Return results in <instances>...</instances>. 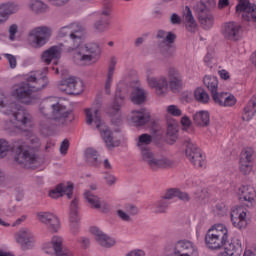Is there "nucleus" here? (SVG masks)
Masks as SVG:
<instances>
[{
    "label": "nucleus",
    "instance_id": "nucleus-1",
    "mask_svg": "<svg viewBox=\"0 0 256 256\" xmlns=\"http://www.w3.org/2000/svg\"><path fill=\"white\" fill-rule=\"evenodd\" d=\"M84 33L85 28L78 22L63 26L58 31V37L69 35L68 43L64 44V49L66 53H73L72 59L76 65L95 63L101 57V46L99 44L89 42L81 46Z\"/></svg>",
    "mask_w": 256,
    "mask_h": 256
},
{
    "label": "nucleus",
    "instance_id": "nucleus-2",
    "mask_svg": "<svg viewBox=\"0 0 256 256\" xmlns=\"http://www.w3.org/2000/svg\"><path fill=\"white\" fill-rule=\"evenodd\" d=\"M30 137L27 142L19 140L15 142L12 146L5 139H0V159L3 157H7L8 151L15 152V161L19 163V165H23L26 169H31V165H35L37 163V152L41 147V141L37 138V136L28 132Z\"/></svg>",
    "mask_w": 256,
    "mask_h": 256
},
{
    "label": "nucleus",
    "instance_id": "nucleus-3",
    "mask_svg": "<svg viewBox=\"0 0 256 256\" xmlns=\"http://www.w3.org/2000/svg\"><path fill=\"white\" fill-rule=\"evenodd\" d=\"M26 81L27 83L14 85L11 95L24 105H33V103H37L41 99L37 91H42V89H45L49 85L47 68L31 72L27 75Z\"/></svg>",
    "mask_w": 256,
    "mask_h": 256
},
{
    "label": "nucleus",
    "instance_id": "nucleus-4",
    "mask_svg": "<svg viewBox=\"0 0 256 256\" xmlns=\"http://www.w3.org/2000/svg\"><path fill=\"white\" fill-rule=\"evenodd\" d=\"M151 143H153V136L149 134H142L138 136L136 146L141 153L142 161H144V163L148 165L151 171H159V169H167V167H171L173 165V162L168 158L155 157V154H153V152L149 148V145H151Z\"/></svg>",
    "mask_w": 256,
    "mask_h": 256
},
{
    "label": "nucleus",
    "instance_id": "nucleus-5",
    "mask_svg": "<svg viewBox=\"0 0 256 256\" xmlns=\"http://www.w3.org/2000/svg\"><path fill=\"white\" fill-rule=\"evenodd\" d=\"M147 83L151 89H155L159 97L167 95L169 88L172 93H179L183 89V78H176L174 80H167V77H155V70L148 68L146 71Z\"/></svg>",
    "mask_w": 256,
    "mask_h": 256
},
{
    "label": "nucleus",
    "instance_id": "nucleus-6",
    "mask_svg": "<svg viewBox=\"0 0 256 256\" xmlns=\"http://www.w3.org/2000/svg\"><path fill=\"white\" fill-rule=\"evenodd\" d=\"M86 113V123L87 125H93L95 129H99L103 141L106 143L108 149H113L117 147L115 141L113 140V132L105 126V122L101 119V112L97 109L87 108Z\"/></svg>",
    "mask_w": 256,
    "mask_h": 256
},
{
    "label": "nucleus",
    "instance_id": "nucleus-7",
    "mask_svg": "<svg viewBox=\"0 0 256 256\" xmlns=\"http://www.w3.org/2000/svg\"><path fill=\"white\" fill-rule=\"evenodd\" d=\"M205 243L208 249L217 251L223 249L229 243V229L223 224L213 225L205 236Z\"/></svg>",
    "mask_w": 256,
    "mask_h": 256
},
{
    "label": "nucleus",
    "instance_id": "nucleus-8",
    "mask_svg": "<svg viewBox=\"0 0 256 256\" xmlns=\"http://www.w3.org/2000/svg\"><path fill=\"white\" fill-rule=\"evenodd\" d=\"M52 30L47 26H39L31 29L28 33V43L34 49H41L49 43L51 39Z\"/></svg>",
    "mask_w": 256,
    "mask_h": 256
},
{
    "label": "nucleus",
    "instance_id": "nucleus-9",
    "mask_svg": "<svg viewBox=\"0 0 256 256\" xmlns=\"http://www.w3.org/2000/svg\"><path fill=\"white\" fill-rule=\"evenodd\" d=\"M51 107V113H50V127H53V125H56V127H61L67 123V119L69 115H71V112L68 111L67 107H65L63 104L56 102L49 103L46 102L44 104V108Z\"/></svg>",
    "mask_w": 256,
    "mask_h": 256
},
{
    "label": "nucleus",
    "instance_id": "nucleus-10",
    "mask_svg": "<svg viewBox=\"0 0 256 256\" xmlns=\"http://www.w3.org/2000/svg\"><path fill=\"white\" fill-rule=\"evenodd\" d=\"M202 5L201 8L198 9V19L204 29H211L213 27V23L215 19L213 18V14L209 9L215 7V0H200Z\"/></svg>",
    "mask_w": 256,
    "mask_h": 256
},
{
    "label": "nucleus",
    "instance_id": "nucleus-11",
    "mask_svg": "<svg viewBox=\"0 0 256 256\" xmlns=\"http://www.w3.org/2000/svg\"><path fill=\"white\" fill-rule=\"evenodd\" d=\"M157 39H161L158 42V47L164 57H173V49L171 48L172 43H175L177 35L173 32H166L164 30H158Z\"/></svg>",
    "mask_w": 256,
    "mask_h": 256
},
{
    "label": "nucleus",
    "instance_id": "nucleus-12",
    "mask_svg": "<svg viewBox=\"0 0 256 256\" xmlns=\"http://www.w3.org/2000/svg\"><path fill=\"white\" fill-rule=\"evenodd\" d=\"M58 89L67 95H81L83 93V81L79 78L69 77L60 82Z\"/></svg>",
    "mask_w": 256,
    "mask_h": 256
},
{
    "label": "nucleus",
    "instance_id": "nucleus-13",
    "mask_svg": "<svg viewBox=\"0 0 256 256\" xmlns=\"http://www.w3.org/2000/svg\"><path fill=\"white\" fill-rule=\"evenodd\" d=\"M37 218L40 223L47 227L50 233H57L61 229L59 217L51 212H38Z\"/></svg>",
    "mask_w": 256,
    "mask_h": 256
},
{
    "label": "nucleus",
    "instance_id": "nucleus-14",
    "mask_svg": "<svg viewBox=\"0 0 256 256\" xmlns=\"http://www.w3.org/2000/svg\"><path fill=\"white\" fill-rule=\"evenodd\" d=\"M238 199L246 207H255L256 203V191L253 186L244 185L238 189Z\"/></svg>",
    "mask_w": 256,
    "mask_h": 256
},
{
    "label": "nucleus",
    "instance_id": "nucleus-15",
    "mask_svg": "<svg viewBox=\"0 0 256 256\" xmlns=\"http://www.w3.org/2000/svg\"><path fill=\"white\" fill-rule=\"evenodd\" d=\"M21 7L15 2H7L0 4V25H5L9 21L11 15L19 13Z\"/></svg>",
    "mask_w": 256,
    "mask_h": 256
},
{
    "label": "nucleus",
    "instance_id": "nucleus-16",
    "mask_svg": "<svg viewBox=\"0 0 256 256\" xmlns=\"http://www.w3.org/2000/svg\"><path fill=\"white\" fill-rule=\"evenodd\" d=\"M231 221L236 229H245L247 227V212H245V208L241 206L234 207L231 211Z\"/></svg>",
    "mask_w": 256,
    "mask_h": 256
},
{
    "label": "nucleus",
    "instance_id": "nucleus-17",
    "mask_svg": "<svg viewBox=\"0 0 256 256\" xmlns=\"http://www.w3.org/2000/svg\"><path fill=\"white\" fill-rule=\"evenodd\" d=\"M125 105V96L121 94V90L117 88L116 94H115V99L112 104V123L115 125H119L121 123V107Z\"/></svg>",
    "mask_w": 256,
    "mask_h": 256
},
{
    "label": "nucleus",
    "instance_id": "nucleus-18",
    "mask_svg": "<svg viewBox=\"0 0 256 256\" xmlns=\"http://www.w3.org/2000/svg\"><path fill=\"white\" fill-rule=\"evenodd\" d=\"M90 233L94 235L95 241L98 243V245L104 247L105 249H109L115 245V240L101 231L98 227H91Z\"/></svg>",
    "mask_w": 256,
    "mask_h": 256
},
{
    "label": "nucleus",
    "instance_id": "nucleus-19",
    "mask_svg": "<svg viewBox=\"0 0 256 256\" xmlns=\"http://www.w3.org/2000/svg\"><path fill=\"white\" fill-rule=\"evenodd\" d=\"M16 241L21 245L22 249H31L33 247V243H35L33 232L27 228L21 229L16 233Z\"/></svg>",
    "mask_w": 256,
    "mask_h": 256
},
{
    "label": "nucleus",
    "instance_id": "nucleus-20",
    "mask_svg": "<svg viewBox=\"0 0 256 256\" xmlns=\"http://www.w3.org/2000/svg\"><path fill=\"white\" fill-rule=\"evenodd\" d=\"M70 231L73 235L79 233V199L74 198L70 204Z\"/></svg>",
    "mask_w": 256,
    "mask_h": 256
},
{
    "label": "nucleus",
    "instance_id": "nucleus-21",
    "mask_svg": "<svg viewBox=\"0 0 256 256\" xmlns=\"http://www.w3.org/2000/svg\"><path fill=\"white\" fill-rule=\"evenodd\" d=\"M64 47H65V44L60 43L44 51L41 55V59L43 63H46V65H49L53 59H61V53L65 51Z\"/></svg>",
    "mask_w": 256,
    "mask_h": 256
},
{
    "label": "nucleus",
    "instance_id": "nucleus-22",
    "mask_svg": "<svg viewBox=\"0 0 256 256\" xmlns=\"http://www.w3.org/2000/svg\"><path fill=\"white\" fill-rule=\"evenodd\" d=\"M84 197L92 209H100L102 213H109V204H107L105 201H101V198H99V196L95 195L93 192L86 191L84 193Z\"/></svg>",
    "mask_w": 256,
    "mask_h": 256
},
{
    "label": "nucleus",
    "instance_id": "nucleus-23",
    "mask_svg": "<svg viewBox=\"0 0 256 256\" xmlns=\"http://www.w3.org/2000/svg\"><path fill=\"white\" fill-rule=\"evenodd\" d=\"M237 13H246L248 21H256V5L249 0H238Z\"/></svg>",
    "mask_w": 256,
    "mask_h": 256
},
{
    "label": "nucleus",
    "instance_id": "nucleus-24",
    "mask_svg": "<svg viewBox=\"0 0 256 256\" xmlns=\"http://www.w3.org/2000/svg\"><path fill=\"white\" fill-rule=\"evenodd\" d=\"M241 26L235 22L225 23L222 27V35L228 41H237Z\"/></svg>",
    "mask_w": 256,
    "mask_h": 256
},
{
    "label": "nucleus",
    "instance_id": "nucleus-25",
    "mask_svg": "<svg viewBox=\"0 0 256 256\" xmlns=\"http://www.w3.org/2000/svg\"><path fill=\"white\" fill-rule=\"evenodd\" d=\"M63 195H67L68 199L73 197V183L67 182L59 184L55 189L49 192V197L52 199H59V197H63Z\"/></svg>",
    "mask_w": 256,
    "mask_h": 256
},
{
    "label": "nucleus",
    "instance_id": "nucleus-26",
    "mask_svg": "<svg viewBox=\"0 0 256 256\" xmlns=\"http://www.w3.org/2000/svg\"><path fill=\"white\" fill-rule=\"evenodd\" d=\"M253 150H245L240 155V171L243 175H249L253 170Z\"/></svg>",
    "mask_w": 256,
    "mask_h": 256
},
{
    "label": "nucleus",
    "instance_id": "nucleus-27",
    "mask_svg": "<svg viewBox=\"0 0 256 256\" xmlns=\"http://www.w3.org/2000/svg\"><path fill=\"white\" fill-rule=\"evenodd\" d=\"M55 256H74L71 250L63 246V238L61 236H53L50 242Z\"/></svg>",
    "mask_w": 256,
    "mask_h": 256
},
{
    "label": "nucleus",
    "instance_id": "nucleus-28",
    "mask_svg": "<svg viewBox=\"0 0 256 256\" xmlns=\"http://www.w3.org/2000/svg\"><path fill=\"white\" fill-rule=\"evenodd\" d=\"M150 119H151V114L145 108L132 111L131 121L132 123H134L136 127H143V125H147Z\"/></svg>",
    "mask_w": 256,
    "mask_h": 256
},
{
    "label": "nucleus",
    "instance_id": "nucleus-29",
    "mask_svg": "<svg viewBox=\"0 0 256 256\" xmlns=\"http://www.w3.org/2000/svg\"><path fill=\"white\" fill-rule=\"evenodd\" d=\"M14 119L19 123V127L23 131H27V127H31V114L26 109L20 108L13 114Z\"/></svg>",
    "mask_w": 256,
    "mask_h": 256
},
{
    "label": "nucleus",
    "instance_id": "nucleus-30",
    "mask_svg": "<svg viewBox=\"0 0 256 256\" xmlns=\"http://www.w3.org/2000/svg\"><path fill=\"white\" fill-rule=\"evenodd\" d=\"M45 103H52V100L49 99V100H44L40 106H39V111L41 113V115L43 117H45L46 120H42L40 122V127L42 129H53V126L50 125V121H51V107H44L45 106Z\"/></svg>",
    "mask_w": 256,
    "mask_h": 256
},
{
    "label": "nucleus",
    "instance_id": "nucleus-31",
    "mask_svg": "<svg viewBox=\"0 0 256 256\" xmlns=\"http://www.w3.org/2000/svg\"><path fill=\"white\" fill-rule=\"evenodd\" d=\"M243 253V244L239 238H233L229 245L225 248L224 256H241Z\"/></svg>",
    "mask_w": 256,
    "mask_h": 256
},
{
    "label": "nucleus",
    "instance_id": "nucleus-32",
    "mask_svg": "<svg viewBox=\"0 0 256 256\" xmlns=\"http://www.w3.org/2000/svg\"><path fill=\"white\" fill-rule=\"evenodd\" d=\"M256 113V96H253L245 105L242 113L243 121H251Z\"/></svg>",
    "mask_w": 256,
    "mask_h": 256
},
{
    "label": "nucleus",
    "instance_id": "nucleus-33",
    "mask_svg": "<svg viewBox=\"0 0 256 256\" xmlns=\"http://www.w3.org/2000/svg\"><path fill=\"white\" fill-rule=\"evenodd\" d=\"M193 161L196 169H205L207 167V161L205 160V154L201 150V148L197 147V145L193 146Z\"/></svg>",
    "mask_w": 256,
    "mask_h": 256
},
{
    "label": "nucleus",
    "instance_id": "nucleus-34",
    "mask_svg": "<svg viewBox=\"0 0 256 256\" xmlns=\"http://www.w3.org/2000/svg\"><path fill=\"white\" fill-rule=\"evenodd\" d=\"M146 99H147V91H145V89L139 86L133 88L131 93L132 103H135V105H141L142 103H145Z\"/></svg>",
    "mask_w": 256,
    "mask_h": 256
},
{
    "label": "nucleus",
    "instance_id": "nucleus-35",
    "mask_svg": "<svg viewBox=\"0 0 256 256\" xmlns=\"http://www.w3.org/2000/svg\"><path fill=\"white\" fill-rule=\"evenodd\" d=\"M182 21L186 30L193 33V11L189 6H185L182 12Z\"/></svg>",
    "mask_w": 256,
    "mask_h": 256
},
{
    "label": "nucleus",
    "instance_id": "nucleus-36",
    "mask_svg": "<svg viewBox=\"0 0 256 256\" xmlns=\"http://www.w3.org/2000/svg\"><path fill=\"white\" fill-rule=\"evenodd\" d=\"M85 159L86 163H88V165H90L91 167H99V165H101V162L99 161V154L93 148L86 149Z\"/></svg>",
    "mask_w": 256,
    "mask_h": 256
},
{
    "label": "nucleus",
    "instance_id": "nucleus-37",
    "mask_svg": "<svg viewBox=\"0 0 256 256\" xmlns=\"http://www.w3.org/2000/svg\"><path fill=\"white\" fill-rule=\"evenodd\" d=\"M210 121H211V118L209 116L208 111L201 110L194 115V123L199 127H208Z\"/></svg>",
    "mask_w": 256,
    "mask_h": 256
},
{
    "label": "nucleus",
    "instance_id": "nucleus-38",
    "mask_svg": "<svg viewBox=\"0 0 256 256\" xmlns=\"http://www.w3.org/2000/svg\"><path fill=\"white\" fill-rule=\"evenodd\" d=\"M203 84L210 93H215V91L219 89V80L213 75H205L203 78Z\"/></svg>",
    "mask_w": 256,
    "mask_h": 256
},
{
    "label": "nucleus",
    "instance_id": "nucleus-39",
    "mask_svg": "<svg viewBox=\"0 0 256 256\" xmlns=\"http://www.w3.org/2000/svg\"><path fill=\"white\" fill-rule=\"evenodd\" d=\"M29 9L34 13H47L49 6L40 0H31L29 3Z\"/></svg>",
    "mask_w": 256,
    "mask_h": 256
},
{
    "label": "nucleus",
    "instance_id": "nucleus-40",
    "mask_svg": "<svg viewBox=\"0 0 256 256\" xmlns=\"http://www.w3.org/2000/svg\"><path fill=\"white\" fill-rule=\"evenodd\" d=\"M177 133H179V123L176 120H167V135L172 137V141L177 139Z\"/></svg>",
    "mask_w": 256,
    "mask_h": 256
},
{
    "label": "nucleus",
    "instance_id": "nucleus-41",
    "mask_svg": "<svg viewBox=\"0 0 256 256\" xmlns=\"http://www.w3.org/2000/svg\"><path fill=\"white\" fill-rule=\"evenodd\" d=\"M182 151L186 159H188L190 163H193V141L191 140V138H188L184 141Z\"/></svg>",
    "mask_w": 256,
    "mask_h": 256
},
{
    "label": "nucleus",
    "instance_id": "nucleus-42",
    "mask_svg": "<svg viewBox=\"0 0 256 256\" xmlns=\"http://www.w3.org/2000/svg\"><path fill=\"white\" fill-rule=\"evenodd\" d=\"M169 205H171V202L168 200H165V198H161L160 200L156 201L154 203V213H167V210L169 209Z\"/></svg>",
    "mask_w": 256,
    "mask_h": 256
},
{
    "label": "nucleus",
    "instance_id": "nucleus-43",
    "mask_svg": "<svg viewBox=\"0 0 256 256\" xmlns=\"http://www.w3.org/2000/svg\"><path fill=\"white\" fill-rule=\"evenodd\" d=\"M194 96L198 103H202L203 105H207V103H209V94L203 88L196 89L194 92Z\"/></svg>",
    "mask_w": 256,
    "mask_h": 256
},
{
    "label": "nucleus",
    "instance_id": "nucleus-44",
    "mask_svg": "<svg viewBox=\"0 0 256 256\" xmlns=\"http://www.w3.org/2000/svg\"><path fill=\"white\" fill-rule=\"evenodd\" d=\"M112 13H113V3H111V1L103 2L100 15H102L103 17H111Z\"/></svg>",
    "mask_w": 256,
    "mask_h": 256
},
{
    "label": "nucleus",
    "instance_id": "nucleus-45",
    "mask_svg": "<svg viewBox=\"0 0 256 256\" xmlns=\"http://www.w3.org/2000/svg\"><path fill=\"white\" fill-rule=\"evenodd\" d=\"M107 27H109L107 20L99 19L94 22V29L97 33H105Z\"/></svg>",
    "mask_w": 256,
    "mask_h": 256
},
{
    "label": "nucleus",
    "instance_id": "nucleus-46",
    "mask_svg": "<svg viewBox=\"0 0 256 256\" xmlns=\"http://www.w3.org/2000/svg\"><path fill=\"white\" fill-rule=\"evenodd\" d=\"M211 95H212L213 101L216 103V105H220V107H222L227 93L214 91L211 93Z\"/></svg>",
    "mask_w": 256,
    "mask_h": 256
},
{
    "label": "nucleus",
    "instance_id": "nucleus-47",
    "mask_svg": "<svg viewBox=\"0 0 256 256\" xmlns=\"http://www.w3.org/2000/svg\"><path fill=\"white\" fill-rule=\"evenodd\" d=\"M167 77H168V81H172V80H175V79H181L182 78L181 73L175 67L168 68Z\"/></svg>",
    "mask_w": 256,
    "mask_h": 256
},
{
    "label": "nucleus",
    "instance_id": "nucleus-48",
    "mask_svg": "<svg viewBox=\"0 0 256 256\" xmlns=\"http://www.w3.org/2000/svg\"><path fill=\"white\" fill-rule=\"evenodd\" d=\"M166 111L169 113V115H172V117H181V115H183V112L177 105L168 106Z\"/></svg>",
    "mask_w": 256,
    "mask_h": 256
},
{
    "label": "nucleus",
    "instance_id": "nucleus-49",
    "mask_svg": "<svg viewBox=\"0 0 256 256\" xmlns=\"http://www.w3.org/2000/svg\"><path fill=\"white\" fill-rule=\"evenodd\" d=\"M235 103H237V99L235 98V96L226 93L222 107H233Z\"/></svg>",
    "mask_w": 256,
    "mask_h": 256
},
{
    "label": "nucleus",
    "instance_id": "nucleus-50",
    "mask_svg": "<svg viewBox=\"0 0 256 256\" xmlns=\"http://www.w3.org/2000/svg\"><path fill=\"white\" fill-rule=\"evenodd\" d=\"M8 33H9V40L15 41L17 33H19V26H17V24H12L8 29Z\"/></svg>",
    "mask_w": 256,
    "mask_h": 256
},
{
    "label": "nucleus",
    "instance_id": "nucleus-51",
    "mask_svg": "<svg viewBox=\"0 0 256 256\" xmlns=\"http://www.w3.org/2000/svg\"><path fill=\"white\" fill-rule=\"evenodd\" d=\"M116 215H118V217H119V219H121V221H125L126 223H131V221H133L131 216L123 210H117Z\"/></svg>",
    "mask_w": 256,
    "mask_h": 256
},
{
    "label": "nucleus",
    "instance_id": "nucleus-52",
    "mask_svg": "<svg viewBox=\"0 0 256 256\" xmlns=\"http://www.w3.org/2000/svg\"><path fill=\"white\" fill-rule=\"evenodd\" d=\"M4 57L7 59L10 69H15V67H17V57L13 54H4Z\"/></svg>",
    "mask_w": 256,
    "mask_h": 256
},
{
    "label": "nucleus",
    "instance_id": "nucleus-53",
    "mask_svg": "<svg viewBox=\"0 0 256 256\" xmlns=\"http://www.w3.org/2000/svg\"><path fill=\"white\" fill-rule=\"evenodd\" d=\"M117 65V59L115 57H112L110 60V64L108 67V73H107V77H112L113 78V74L115 73V66Z\"/></svg>",
    "mask_w": 256,
    "mask_h": 256
},
{
    "label": "nucleus",
    "instance_id": "nucleus-54",
    "mask_svg": "<svg viewBox=\"0 0 256 256\" xmlns=\"http://www.w3.org/2000/svg\"><path fill=\"white\" fill-rule=\"evenodd\" d=\"M125 210H126V213L129 214L130 216H135L137 215V213H139V209L137 208V206L133 204H126Z\"/></svg>",
    "mask_w": 256,
    "mask_h": 256
},
{
    "label": "nucleus",
    "instance_id": "nucleus-55",
    "mask_svg": "<svg viewBox=\"0 0 256 256\" xmlns=\"http://www.w3.org/2000/svg\"><path fill=\"white\" fill-rule=\"evenodd\" d=\"M173 197H177V188L168 189L162 196V198L166 201H169V199H173Z\"/></svg>",
    "mask_w": 256,
    "mask_h": 256
},
{
    "label": "nucleus",
    "instance_id": "nucleus-56",
    "mask_svg": "<svg viewBox=\"0 0 256 256\" xmlns=\"http://www.w3.org/2000/svg\"><path fill=\"white\" fill-rule=\"evenodd\" d=\"M104 181H106L107 185H115L117 183V178L113 176V174L104 173Z\"/></svg>",
    "mask_w": 256,
    "mask_h": 256
},
{
    "label": "nucleus",
    "instance_id": "nucleus-57",
    "mask_svg": "<svg viewBox=\"0 0 256 256\" xmlns=\"http://www.w3.org/2000/svg\"><path fill=\"white\" fill-rule=\"evenodd\" d=\"M196 196L198 199H207V197H209V194L207 193V191L205 189H203L202 187H198L196 189L195 192Z\"/></svg>",
    "mask_w": 256,
    "mask_h": 256
},
{
    "label": "nucleus",
    "instance_id": "nucleus-58",
    "mask_svg": "<svg viewBox=\"0 0 256 256\" xmlns=\"http://www.w3.org/2000/svg\"><path fill=\"white\" fill-rule=\"evenodd\" d=\"M111 85H113V77L107 76L105 81V93L106 95H111Z\"/></svg>",
    "mask_w": 256,
    "mask_h": 256
},
{
    "label": "nucleus",
    "instance_id": "nucleus-59",
    "mask_svg": "<svg viewBox=\"0 0 256 256\" xmlns=\"http://www.w3.org/2000/svg\"><path fill=\"white\" fill-rule=\"evenodd\" d=\"M67 151H69V140L65 139L60 145V153L61 155H67Z\"/></svg>",
    "mask_w": 256,
    "mask_h": 256
},
{
    "label": "nucleus",
    "instance_id": "nucleus-60",
    "mask_svg": "<svg viewBox=\"0 0 256 256\" xmlns=\"http://www.w3.org/2000/svg\"><path fill=\"white\" fill-rule=\"evenodd\" d=\"M176 197H178L180 201H184V202L190 201L191 199L189 197V194H187V192H181L179 189H177Z\"/></svg>",
    "mask_w": 256,
    "mask_h": 256
},
{
    "label": "nucleus",
    "instance_id": "nucleus-61",
    "mask_svg": "<svg viewBox=\"0 0 256 256\" xmlns=\"http://www.w3.org/2000/svg\"><path fill=\"white\" fill-rule=\"evenodd\" d=\"M181 16H179L177 13H173L170 16V23L171 25H181Z\"/></svg>",
    "mask_w": 256,
    "mask_h": 256
},
{
    "label": "nucleus",
    "instance_id": "nucleus-62",
    "mask_svg": "<svg viewBox=\"0 0 256 256\" xmlns=\"http://www.w3.org/2000/svg\"><path fill=\"white\" fill-rule=\"evenodd\" d=\"M78 242L80 243L82 249H89V246L91 245V240H89L87 237L80 238Z\"/></svg>",
    "mask_w": 256,
    "mask_h": 256
},
{
    "label": "nucleus",
    "instance_id": "nucleus-63",
    "mask_svg": "<svg viewBox=\"0 0 256 256\" xmlns=\"http://www.w3.org/2000/svg\"><path fill=\"white\" fill-rule=\"evenodd\" d=\"M215 209L219 215H224V213H227V206L224 203H218Z\"/></svg>",
    "mask_w": 256,
    "mask_h": 256
},
{
    "label": "nucleus",
    "instance_id": "nucleus-64",
    "mask_svg": "<svg viewBox=\"0 0 256 256\" xmlns=\"http://www.w3.org/2000/svg\"><path fill=\"white\" fill-rule=\"evenodd\" d=\"M126 256H145V252L143 250H132Z\"/></svg>",
    "mask_w": 256,
    "mask_h": 256
}]
</instances>
